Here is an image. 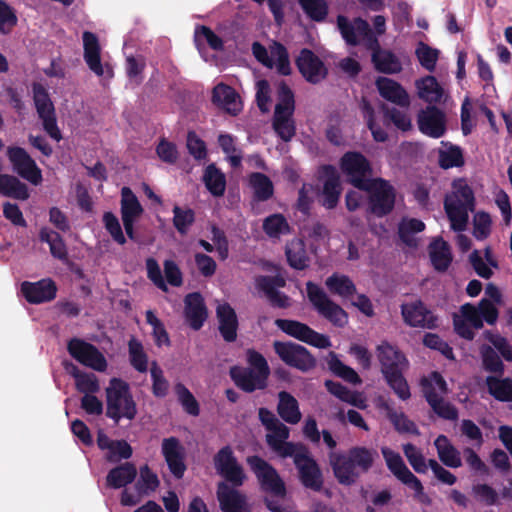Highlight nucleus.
I'll use <instances>...</instances> for the list:
<instances>
[{"label": "nucleus", "instance_id": "obj_56", "mask_svg": "<svg viewBox=\"0 0 512 512\" xmlns=\"http://www.w3.org/2000/svg\"><path fill=\"white\" fill-rule=\"evenodd\" d=\"M445 201L455 205L462 204L463 207L474 210L475 197L471 187L463 182L454 184V191L451 196H447Z\"/></svg>", "mask_w": 512, "mask_h": 512}, {"label": "nucleus", "instance_id": "obj_52", "mask_svg": "<svg viewBox=\"0 0 512 512\" xmlns=\"http://www.w3.org/2000/svg\"><path fill=\"white\" fill-rule=\"evenodd\" d=\"M174 391L178 402L187 414L194 417L200 414V405L198 401L192 392L183 383H176L174 386Z\"/></svg>", "mask_w": 512, "mask_h": 512}, {"label": "nucleus", "instance_id": "obj_23", "mask_svg": "<svg viewBox=\"0 0 512 512\" xmlns=\"http://www.w3.org/2000/svg\"><path fill=\"white\" fill-rule=\"evenodd\" d=\"M184 317L187 324L195 331L200 330L208 317L207 307L199 292L186 295L184 299Z\"/></svg>", "mask_w": 512, "mask_h": 512}, {"label": "nucleus", "instance_id": "obj_34", "mask_svg": "<svg viewBox=\"0 0 512 512\" xmlns=\"http://www.w3.org/2000/svg\"><path fill=\"white\" fill-rule=\"evenodd\" d=\"M136 476V466L131 462H125L108 472L106 482L109 487L119 489L132 483Z\"/></svg>", "mask_w": 512, "mask_h": 512}, {"label": "nucleus", "instance_id": "obj_12", "mask_svg": "<svg viewBox=\"0 0 512 512\" xmlns=\"http://www.w3.org/2000/svg\"><path fill=\"white\" fill-rule=\"evenodd\" d=\"M6 154L13 170L21 178L35 186L42 182L43 177L41 169L24 148L19 146H9Z\"/></svg>", "mask_w": 512, "mask_h": 512}, {"label": "nucleus", "instance_id": "obj_51", "mask_svg": "<svg viewBox=\"0 0 512 512\" xmlns=\"http://www.w3.org/2000/svg\"><path fill=\"white\" fill-rule=\"evenodd\" d=\"M278 103L275 105V114L293 115L295 110L294 93L285 81L278 86Z\"/></svg>", "mask_w": 512, "mask_h": 512}, {"label": "nucleus", "instance_id": "obj_35", "mask_svg": "<svg viewBox=\"0 0 512 512\" xmlns=\"http://www.w3.org/2000/svg\"><path fill=\"white\" fill-rule=\"evenodd\" d=\"M434 445L437 450L438 457L440 461L447 467L450 468H459L462 466V460L460 456V452L457 448L450 442L447 436L439 435L435 441Z\"/></svg>", "mask_w": 512, "mask_h": 512}, {"label": "nucleus", "instance_id": "obj_21", "mask_svg": "<svg viewBox=\"0 0 512 512\" xmlns=\"http://www.w3.org/2000/svg\"><path fill=\"white\" fill-rule=\"evenodd\" d=\"M162 455L171 474L176 479H182L187 466L185 464V450L179 439L176 437L163 439Z\"/></svg>", "mask_w": 512, "mask_h": 512}, {"label": "nucleus", "instance_id": "obj_15", "mask_svg": "<svg viewBox=\"0 0 512 512\" xmlns=\"http://www.w3.org/2000/svg\"><path fill=\"white\" fill-rule=\"evenodd\" d=\"M319 178L323 180L321 204L328 210L336 208L342 193L340 175L335 166L325 164L319 168Z\"/></svg>", "mask_w": 512, "mask_h": 512}, {"label": "nucleus", "instance_id": "obj_41", "mask_svg": "<svg viewBox=\"0 0 512 512\" xmlns=\"http://www.w3.org/2000/svg\"><path fill=\"white\" fill-rule=\"evenodd\" d=\"M143 207L129 187L121 189V219L136 221L143 214Z\"/></svg>", "mask_w": 512, "mask_h": 512}, {"label": "nucleus", "instance_id": "obj_44", "mask_svg": "<svg viewBox=\"0 0 512 512\" xmlns=\"http://www.w3.org/2000/svg\"><path fill=\"white\" fill-rule=\"evenodd\" d=\"M488 393L500 402H512V378L487 376L485 380Z\"/></svg>", "mask_w": 512, "mask_h": 512}, {"label": "nucleus", "instance_id": "obj_55", "mask_svg": "<svg viewBox=\"0 0 512 512\" xmlns=\"http://www.w3.org/2000/svg\"><path fill=\"white\" fill-rule=\"evenodd\" d=\"M306 16L314 22H323L328 16V4L325 0H298Z\"/></svg>", "mask_w": 512, "mask_h": 512}, {"label": "nucleus", "instance_id": "obj_10", "mask_svg": "<svg viewBox=\"0 0 512 512\" xmlns=\"http://www.w3.org/2000/svg\"><path fill=\"white\" fill-rule=\"evenodd\" d=\"M275 325L285 334L313 347L326 349L331 346L328 336L313 330L307 324L300 321L276 319Z\"/></svg>", "mask_w": 512, "mask_h": 512}, {"label": "nucleus", "instance_id": "obj_9", "mask_svg": "<svg viewBox=\"0 0 512 512\" xmlns=\"http://www.w3.org/2000/svg\"><path fill=\"white\" fill-rule=\"evenodd\" d=\"M273 348L278 357L288 366L308 372L317 366L316 358L304 346L294 342L275 341Z\"/></svg>", "mask_w": 512, "mask_h": 512}, {"label": "nucleus", "instance_id": "obj_39", "mask_svg": "<svg viewBox=\"0 0 512 512\" xmlns=\"http://www.w3.org/2000/svg\"><path fill=\"white\" fill-rule=\"evenodd\" d=\"M0 194L17 200H27L30 196L28 187L16 176L2 174L0 176Z\"/></svg>", "mask_w": 512, "mask_h": 512}, {"label": "nucleus", "instance_id": "obj_22", "mask_svg": "<svg viewBox=\"0 0 512 512\" xmlns=\"http://www.w3.org/2000/svg\"><path fill=\"white\" fill-rule=\"evenodd\" d=\"M21 293L28 303L41 304L55 299L57 286L50 278L37 282L24 281L21 284Z\"/></svg>", "mask_w": 512, "mask_h": 512}, {"label": "nucleus", "instance_id": "obj_49", "mask_svg": "<svg viewBox=\"0 0 512 512\" xmlns=\"http://www.w3.org/2000/svg\"><path fill=\"white\" fill-rule=\"evenodd\" d=\"M444 208L451 222V228L458 232L465 230L469 218L468 213L473 210L463 207L462 204L455 205L447 201H444Z\"/></svg>", "mask_w": 512, "mask_h": 512}, {"label": "nucleus", "instance_id": "obj_3", "mask_svg": "<svg viewBox=\"0 0 512 512\" xmlns=\"http://www.w3.org/2000/svg\"><path fill=\"white\" fill-rule=\"evenodd\" d=\"M137 415L136 402L129 384L122 379L113 378L106 389V416L116 424L121 418L133 420Z\"/></svg>", "mask_w": 512, "mask_h": 512}, {"label": "nucleus", "instance_id": "obj_2", "mask_svg": "<svg viewBox=\"0 0 512 512\" xmlns=\"http://www.w3.org/2000/svg\"><path fill=\"white\" fill-rule=\"evenodd\" d=\"M376 355L381 366V373L388 386L403 401L411 397L410 388L403 372L408 366L405 355L387 341L376 347Z\"/></svg>", "mask_w": 512, "mask_h": 512}, {"label": "nucleus", "instance_id": "obj_6", "mask_svg": "<svg viewBox=\"0 0 512 512\" xmlns=\"http://www.w3.org/2000/svg\"><path fill=\"white\" fill-rule=\"evenodd\" d=\"M33 102L39 119L42 121L43 130L47 135L59 142L63 136L57 124V116L54 103L45 86L39 82L32 83Z\"/></svg>", "mask_w": 512, "mask_h": 512}, {"label": "nucleus", "instance_id": "obj_46", "mask_svg": "<svg viewBox=\"0 0 512 512\" xmlns=\"http://www.w3.org/2000/svg\"><path fill=\"white\" fill-rule=\"evenodd\" d=\"M325 285L332 294H336L341 297H351L356 293L355 284L346 275L333 273L326 279Z\"/></svg>", "mask_w": 512, "mask_h": 512}, {"label": "nucleus", "instance_id": "obj_26", "mask_svg": "<svg viewBox=\"0 0 512 512\" xmlns=\"http://www.w3.org/2000/svg\"><path fill=\"white\" fill-rule=\"evenodd\" d=\"M217 499L222 512H250L245 496L225 482L218 484Z\"/></svg>", "mask_w": 512, "mask_h": 512}, {"label": "nucleus", "instance_id": "obj_33", "mask_svg": "<svg viewBox=\"0 0 512 512\" xmlns=\"http://www.w3.org/2000/svg\"><path fill=\"white\" fill-rule=\"evenodd\" d=\"M277 413L289 424H297L301 420V412L296 398L287 391L278 393Z\"/></svg>", "mask_w": 512, "mask_h": 512}, {"label": "nucleus", "instance_id": "obj_25", "mask_svg": "<svg viewBox=\"0 0 512 512\" xmlns=\"http://www.w3.org/2000/svg\"><path fill=\"white\" fill-rule=\"evenodd\" d=\"M212 102L230 115L236 116L242 110V102L234 88L224 83L217 84L212 91Z\"/></svg>", "mask_w": 512, "mask_h": 512}, {"label": "nucleus", "instance_id": "obj_29", "mask_svg": "<svg viewBox=\"0 0 512 512\" xmlns=\"http://www.w3.org/2000/svg\"><path fill=\"white\" fill-rule=\"evenodd\" d=\"M376 86L381 97L385 100L394 103L400 107H408L410 105V98L402 85L393 79L380 77L376 81Z\"/></svg>", "mask_w": 512, "mask_h": 512}, {"label": "nucleus", "instance_id": "obj_50", "mask_svg": "<svg viewBox=\"0 0 512 512\" xmlns=\"http://www.w3.org/2000/svg\"><path fill=\"white\" fill-rule=\"evenodd\" d=\"M263 231L270 238H279L291 232L287 219L280 213L272 214L263 221Z\"/></svg>", "mask_w": 512, "mask_h": 512}, {"label": "nucleus", "instance_id": "obj_61", "mask_svg": "<svg viewBox=\"0 0 512 512\" xmlns=\"http://www.w3.org/2000/svg\"><path fill=\"white\" fill-rule=\"evenodd\" d=\"M474 499L485 506H494L498 504V492L490 485L485 483L474 484L471 489Z\"/></svg>", "mask_w": 512, "mask_h": 512}, {"label": "nucleus", "instance_id": "obj_57", "mask_svg": "<svg viewBox=\"0 0 512 512\" xmlns=\"http://www.w3.org/2000/svg\"><path fill=\"white\" fill-rule=\"evenodd\" d=\"M381 452L386 461L388 469L399 481H401V479H403L410 470L404 463L400 454L394 452L388 447H383Z\"/></svg>", "mask_w": 512, "mask_h": 512}, {"label": "nucleus", "instance_id": "obj_28", "mask_svg": "<svg viewBox=\"0 0 512 512\" xmlns=\"http://www.w3.org/2000/svg\"><path fill=\"white\" fill-rule=\"evenodd\" d=\"M216 315L219 322V332L223 339L228 342H234L237 338L238 318L235 310L230 304L224 303L217 307Z\"/></svg>", "mask_w": 512, "mask_h": 512}, {"label": "nucleus", "instance_id": "obj_37", "mask_svg": "<svg viewBox=\"0 0 512 512\" xmlns=\"http://www.w3.org/2000/svg\"><path fill=\"white\" fill-rule=\"evenodd\" d=\"M39 240L49 245L50 253L55 259L68 260L67 246L58 232L48 227H42L39 231Z\"/></svg>", "mask_w": 512, "mask_h": 512}, {"label": "nucleus", "instance_id": "obj_59", "mask_svg": "<svg viewBox=\"0 0 512 512\" xmlns=\"http://www.w3.org/2000/svg\"><path fill=\"white\" fill-rule=\"evenodd\" d=\"M150 375L152 380V394L157 398H164L169 392V382L156 361L151 363Z\"/></svg>", "mask_w": 512, "mask_h": 512}, {"label": "nucleus", "instance_id": "obj_17", "mask_svg": "<svg viewBox=\"0 0 512 512\" xmlns=\"http://www.w3.org/2000/svg\"><path fill=\"white\" fill-rule=\"evenodd\" d=\"M295 64L303 78L311 84L320 83L328 74L324 62L308 48L300 50Z\"/></svg>", "mask_w": 512, "mask_h": 512}, {"label": "nucleus", "instance_id": "obj_16", "mask_svg": "<svg viewBox=\"0 0 512 512\" xmlns=\"http://www.w3.org/2000/svg\"><path fill=\"white\" fill-rule=\"evenodd\" d=\"M401 315L406 325L415 328L435 329L438 317L421 301L401 305Z\"/></svg>", "mask_w": 512, "mask_h": 512}, {"label": "nucleus", "instance_id": "obj_11", "mask_svg": "<svg viewBox=\"0 0 512 512\" xmlns=\"http://www.w3.org/2000/svg\"><path fill=\"white\" fill-rule=\"evenodd\" d=\"M67 351L80 364L98 372L107 369V361L99 349L83 339L74 337L67 343Z\"/></svg>", "mask_w": 512, "mask_h": 512}, {"label": "nucleus", "instance_id": "obj_7", "mask_svg": "<svg viewBox=\"0 0 512 512\" xmlns=\"http://www.w3.org/2000/svg\"><path fill=\"white\" fill-rule=\"evenodd\" d=\"M307 297L313 308L334 326L342 328L348 323V313L332 301L317 284L306 283Z\"/></svg>", "mask_w": 512, "mask_h": 512}, {"label": "nucleus", "instance_id": "obj_42", "mask_svg": "<svg viewBox=\"0 0 512 512\" xmlns=\"http://www.w3.org/2000/svg\"><path fill=\"white\" fill-rule=\"evenodd\" d=\"M419 97L432 104L442 100L444 90L434 76H425L416 81Z\"/></svg>", "mask_w": 512, "mask_h": 512}, {"label": "nucleus", "instance_id": "obj_1", "mask_svg": "<svg viewBox=\"0 0 512 512\" xmlns=\"http://www.w3.org/2000/svg\"><path fill=\"white\" fill-rule=\"evenodd\" d=\"M377 452L364 446H354L346 453L331 452L329 464L339 484L351 486L373 467Z\"/></svg>", "mask_w": 512, "mask_h": 512}, {"label": "nucleus", "instance_id": "obj_27", "mask_svg": "<svg viewBox=\"0 0 512 512\" xmlns=\"http://www.w3.org/2000/svg\"><path fill=\"white\" fill-rule=\"evenodd\" d=\"M84 47V60L89 69L97 76H103L104 70L101 63V47L96 34L84 31L82 34Z\"/></svg>", "mask_w": 512, "mask_h": 512}, {"label": "nucleus", "instance_id": "obj_63", "mask_svg": "<svg viewBox=\"0 0 512 512\" xmlns=\"http://www.w3.org/2000/svg\"><path fill=\"white\" fill-rule=\"evenodd\" d=\"M16 11L6 1L0 0V33L7 35L17 25Z\"/></svg>", "mask_w": 512, "mask_h": 512}, {"label": "nucleus", "instance_id": "obj_64", "mask_svg": "<svg viewBox=\"0 0 512 512\" xmlns=\"http://www.w3.org/2000/svg\"><path fill=\"white\" fill-rule=\"evenodd\" d=\"M159 483L157 475L149 468L148 465H144L140 468V478L135 487L140 494H146L148 491H155L158 488Z\"/></svg>", "mask_w": 512, "mask_h": 512}, {"label": "nucleus", "instance_id": "obj_45", "mask_svg": "<svg viewBox=\"0 0 512 512\" xmlns=\"http://www.w3.org/2000/svg\"><path fill=\"white\" fill-rule=\"evenodd\" d=\"M249 183L253 189V198L258 202L267 201L274 194V186L271 179L261 172L251 173Z\"/></svg>", "mask_w": 512, "mask_h": 512}, {"label": "nucleus", "instance_id": "obj_20", "mask_svg": "<svg viewBox=\"0 0 512 512\" xmlns=\"http://www.w3.org/2000/svg\"><path fill=\"white\" fill-rule=\"evenodd\" d=\"M229 375L234 384L245 393L264 390L268 386L269 375L251 368L233 366L230 368Z\"/></svg>", "mask_w": 512, "mask_h": 512}, {"label": "nucleus", "instance_id": "obj_54", "mask_svg": "<svg viewBox=\"0 0 512 512\" xmlns=\"http://www.w3.org/2000/svg\"><path fill=\"white\" fill-rule=\"evenodd\" d=\"M272 126L275 133L285 142L290 141L296 133L293 115L274 113Z\"/></svg>", "mask_w": 512, "mask_h": 512}, {"label": "nucleus", "instance_id": "obj_8", "mask_svg": "<svg viewBox=\"0 0 512 512\" xmlns=\"http://www.w3.org/2000/svg\"><path fill=\"white\" fill-rule=\"evenodd\" d=\"M339 166L348 182L359 190L373 179L371 163L361 152L347 151L340 158Z\"/></svg>", "mask_w": 512, "mask_h": 512}, {"label": "nucleus", "instance_id": "obj_19", "mask_svg": "<svg viewBox=\"0 0 512 512\" xmlns=\"http://www.w3.org/2000/svg\"><path fill=\"white\" fill-rule=\"evenodd\" d=\"M295 467L301 484L314 492H320L323 488L324 479L320 466L312 457L310 452L305 456H298Z\"/></svg>", "mask_w": 512, "mask_h": 512}, {"label": "nucleus", "instance_id": "obj_58", "mask_svg": "<svg viewBox=\"0 0 512 512\" xmlns=\"http://www.w3.org/2000/svg\"><path fill=\"white\" fill-rule=\"evenodd\" d=\"M146 322L152 326V335L154 337L155 345L161 347L163 345L170 346L171 341L169 334L163 322L156 317L152 310H147L145 313Z\"/></svg>", "mask_w": 512, "mask_h": 512}, {"label": "nucleus", "instance_id": "obj_31", "mask_svg": "<svg viewBox=\"0 0 512 512\" xmlns=\"http://www.w3.org/2000/svg\"><path fill=\"white\" fill-rule=\"evenodd\" d=\"M378 408L385 411L386 417L389 419L394 429L399 433H409L419 435L420 432L416 424L410 420L403 412H397L392 405L385 400L378 403Z\"/></svg>", "mask_w": 512, "mask_h": 512}, {"label": "nucleus", "instance_id": "obj_40", "mask_svg": "<svg viewBox=\"0 0 512 512\" xmlns=\"http://www.w3.org/2000/svg\"><path fill=\"white\" fill-rule=\"evenodd\" d=\"M203 182L207 190L214 197H221L224 195L226 190V177L215 163H211L205 168Z\"/></svg>", "mask_w": 512, "mask_h": 512}, {"label": "nucleus", "instance_id": "obj_62", "mask_svg": "<svg viewBox=\"0 0 512 512\" xmlns=\"http://www.w3.org/2000/svg\"><path fill=\"white\" fill-rule=\"evenodd\" d=\"M324 385L330 394L340 399L341 401L359 408L363 407L357 402V393L350 391L346 386H344L340 382L326 380Z\"/></svg>", "mask_w": 512, "mask_h": 512}, {"label": "nucleus", "instance_id": "obj_38", "mask_svg": "<svg viewBox=\"0 0 512 512\" xmlns=\"http://www.w3.org/2000/svg\"><path fill=\"white\" fill-rule=\"evenodd\" d=\"M441 144L446 147V149L438 151V164L442 169L448 170L464 166L465 159L460 146L446 141H442Z\"/></svg>", "mask_w": 512, "mask_h": 512}, {"label": "nucleus", "instance_id": "obj_43", "mask_svg": "<svg viewBox=\"0 0 512 512\" xmlns=\"http://www.w3.org/2000/svg\"><path fill=\"white\" fill-rule=\"evenodd\" d=\"M327 365L328 369L337 377L343 379L344 381L358 385L362 383V379L358 375V373L351 368L350 366L344 364L338 357V355L330 351L327 356Z\"/></svg>", "mask_w": 512, "mask_h": 512}, {"label": "nucleus", "instance_id": "obj_14", "mask_svg": "<svg viewBox=\"0 0 512 512\" xmlns=\"http://www.w3.org/2000/svg\"><path fill=\"white\" fill-rule=\"evenodd\" d=\"M255 286L265 294L271 307L287 309L292 305L291 298L278 290L286 286V280L281 275H259L255 278Z\"/></svg>", "mask_w": 512, "mask_h": 512}, {"label": "nucleus", "instance_id": "obj_48", "mask_svg": "<svg viewBox=\"0 0 512 512\" xmlns=\"http://www.w3.org/2000/svg\"><path fill=\"white\" fill-rule=\"evenodd\" d=\"M128 355L130 365L139 373H145L148 370V355L144 350L143 344L131 337L128 341Z\"/></svg>", "mask_w": 512, "mask_h": 512}, {"label": "nucleus", "instance_id": "obj_47", "mask_svg": "<svg viewBox=\"0 0 512 512\" xmlns=\"http://www.w3.org/2000/svg\"><path fill=\"white\" fill-rule=\"evenodd\" d=\"M383 112L384 125L393 124L398 130L407 132L412 129L411 118L405 111H401L395 107H388L386 104L381 106Z\"/></svg>", "mask_w": 512, "mask_h": 512}, {"label": "nucleus", "instance_id": "obj_32", "mask_svg": "<svg viewBox=\"0 0 512 512\" xmlns=\"http://www.w3.org/2000/svg\"><path fill=\"white\" fill-rule=\"evenodd\" d=\"M285 255L290 267L295 270H305L309 267L310 258L306 251L305 242L300 238L288 241L285 247Z\"/></svg>", "mask_w": 512, "mask_h": 512}, {"label": "nucleus", "instance_id": "obj_24", "mask_svg": "<svg viewBox=\"0 0 512 512\" xmlns=\"http://www.w3.org/2000/svg\"><path fill=\"white\" fill-rule=\"evenodd\" d=\"M421 385L427 403L439 417L450 421L458 419V409L450 402H446L443 397L435 391L432 383H430L427 378L421 380Z\"/></svg>", "mask_w": 512, "mask_h": 512}, {"label": "nucleus", "instance_id": "obj_4", "mask_svg": "<svg viewBox=\"0 0 512 512\" xmlns=\"http://www.w3.org/2000/svg\"><path fill=\"white\" fill-rule=\"evenodd\" d=\"M360 190L368 193V211L372 215L382 218L394 210L396 189L388 180L374 178L367 183L366 188Z\"/></svg>", "mask_w": 512, "mask_h": 512}, {"label": "nucleus", "instance_id": "obj_60", "mask_svg": "<svg viewBox=\"0 0 512 512\" xmlns=\"http://www.w3.org/2000/svg\"><path fill=\"white\" fill-rule=\"evenodd\" d=\"M271 449L282 458H293L294 465L296 464L298 456H305L309 452L308 448L304 444L288 442L287 440L279 442Z\"/></svg>", "mask_w": 512, "mask_h": 512}, {"label": "nucleus", "instance_id": "obj_18", "mask_svg": "<svg viewBox=\"0 0 512 512\" xmlns=\"http://www.w3.org/2000/svg\"><path fill=\"white\" fill-rule=\"evenodd\" d=\"M417 124L422 134L434 139L441 138L447 131L446 115L435 105H428L418 113Z\"/></svg>", "mask_w": 512, "mask_h": 512}, {"label": "nucleus", "instance_id": "obj_13", "mask_svg": "<svg viewBox=\"0 0 512 512\" xmlns=\"http://www.w3.org/2000/svg\"><path fill=\"white\" fill-rule=\"evenodd\" d=\"M217 473L235 487L242 486L245 481L243 467L238 463L229 445L222 447L213 457Z\"/></svg>", "mask_w": 512, "mask_h": 512}, {"label": "nucleus", "instance_id": "obj_5", "mask_svg": "<svg viewBox=\"0 0 512 512\" xmlns=\"http://www.w3.org/2000/svg\"><path fill=\"white\" fill-rule=\"evenodd\" d=\"M246 462L257 478L260 489L263 492L277 498H284L286 496L285 482L269 462L258 455L248 456Z\"/></svg>", "mask_w": 512, "mask_h": 512}, {"label": "nucleus", "instance_id": "obj_36", "mask_svg": "<svg viewBox=\"0 0 512 512\" xmlns=\"http://www.w3.org/2000/svg\"><path fill=\"white\" fill-rule=\"evenodd\" d=\"M371 61L376 71L383 74H397L402 71L400 59L390 50L382 49L372 53Z\"/></svg>", "mask_w": 512, "mask_h": 512}, {"label": "nucleus", "instance_id": "obj_53", "mask_svg": "<svg viewBox=\"0 0 512 512\" xmlns=\"http://www.w3.org/2000/svg\"><path fill=\"white\" fill-rule=\"evenodd\" d=\"M173 226L180 235H186L195 222V212L191 208L173 207Z\"/></svg>", "mask_w": 512, "mask_h": 512}, {"label": "nucleus", "instance_id": "obj_30", "mask_svg": "<svg viewBox=\"0 0 512 512\" xmlns=\"http://www.w3.org/2000/svg\"><path fill=\"white\" fill-rule=\"evenodd\" d=\"M428 251L433 268L438 272L447 271L452 262L449 244L439 237L429 244Z\"/></svg>", "mask_w": 512, "mask_h": 512}]
</instances>
